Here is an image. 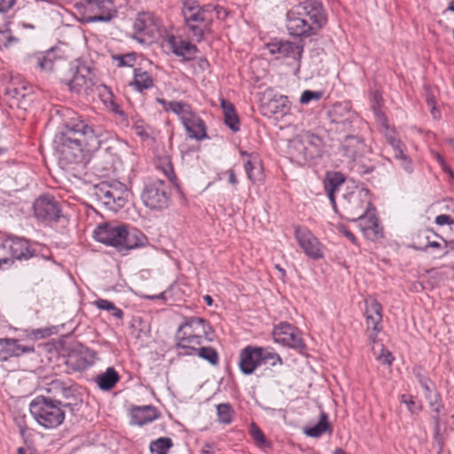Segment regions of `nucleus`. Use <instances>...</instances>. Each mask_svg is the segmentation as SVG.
Segmentation results:
<instances>
[{"label":"nucleus","mask_w":454,"mask_h":454,"mask_svg":"<svg viewBox=\"0 0 454 454\" xmlns=\"http://www.w3.org/2000/svg\"><path fill=\"white\" fill-rule=\"evenodd\" d=\"M66 132L56 135L54 143L61 168L86 167L91 160V152L84 146L98 143L94 129L81 120V116L69 109L62 111Z\"/></svg>","instance_id":"f257e3e1"},{"label":"nucleus","mask_w":454,"mask_h":454,"mask_svg":"<svg viewBox=\"0 0 454 454\" xmlns=\"http://www.w3.org/2000/svg\"><path fill=\"white\" fill-rule=\"evenodd\" d=\"M216 7L211 4L201 6L197 0H184L182 15L191 39L200 42L206 30L209 28Z\"/></svg>","instance_id":"f03ea898"},{"label":"nucleus","mask_w":454,"mask_h":454,"mask_svg":"<svg viewBox=\"0 0 454 454\" xmlns=\"http://www.w3.org/2000/svg\"><path fill=\"white\" fill-rule=\"evenodd\" d=\"M179 190L176 172H162L161 176L148 181L142 193L145 205L153 210H163L170 203V187Z\"/></svg>","instance_id":"7ed1b4c3"},{"label":"nucleus","mask_w":454,"mask_h":454,"mask_svg":"<svg viewBox=\"0 0 454 454\" xmlns=\"http://www.w3.org/2000/svg\"><path fill=\"white\" fill-rule=\"evenodd\" d=\"M71 403H62L60 399H52L39 395L29 405V411L36 422L45 428H56L65 419L63 408L70 407Z\"/></svg>","instance_id":"20e7f679"},{"label":"nucleus","mask_w":454,"mask_h":454,"mask_svg":"<svg viewBox=\"0 0 454 454\" xmlns=\"http://www.w3.org/2000/svg\"><path fill=\"white\" fill-rule=\"evenodd\" d=\"M39 252L23 238L12 237L0 239V269L11 267L16 260H28L38 256Z\"/></svg>","instance_id":"39448f33"},{"label":"nucleus","mask_w":454,"mask_h":454,"mask_svg":"<svg viewBox=\"0 0 454 454\" xmlns=\"http://www.w3.org/2000/svg\"><path fill=\"white\" fill-rule=\"evenodd\" d=\"M80 4L87 22H107L117 15L112 0H81Z\"/></svg>","instance_id":"423d86ee"},{"label":"nucleus","mask_w":454,"mask_h":454,"mask_svg":"<svg viewBox=\"0 0 454 454\" xmlns=\"http://www.w3.org/2000/svg\"><path fill=\"white\" fill-rule=\"evenodd\" d=\"M370 205V190L367 188H359L344 197V210L351 221H364L365 209Z\"/></svg>","instance_id":"0eeeda50"},{"label":"nucleus","mask_w":454,"mask_h":454,"mask_svg":"<svg viewBox=\"0 0 454 454\" xmlns=\"http://www.w3.org/2000/svg\"><path fill=\"white\" fill-rule=\"evenodd\" d=\"M291 10L293 15H299L307 20L317 30H320L326 24V15L320 2L306 0L294 5Z\"/></svg>","instance_id":"6e6552de"},{"label":"nucleus","mask_w":454,"mask_h":454,"mask_svg":"<svg viewBox=\"0 0 454 454\" xmlns=\"http://www.w3.org/2000/svg\"><path fill=\"white\" fill-rule=\"evenodd\" d=\"M160 27V20L153 13L139 12L133 24L135 37L140 43H146L159 34Z\"/></svg>","instance_id":"1a4fd4ad"},{"label":"nucleus","mask_w":454,"mask_h":454,"mask_svg":"<svg viewBox=\"0 0 454 454\" xmlns=\"http://www.w3.org/2000/svg\"><path fill=\"white\" fill-rule=\"evenodd\" d=\"M213 329L207 321L202 317H185L184 321L178 326L176 337H204L205 340H213Z\"/></svg>","instance_id":"9d476101"},{"label":"nucleus","mask_w":454,"mask_h":454,"mask_svg":"<svg viewBox=\"0 0 454 454\" xmlns=\"http://www.w3.org/2000/svg\"><path fill=\"white\" fill-rule=\"evenodd\" d=\"M33 209L35 217L43 222H58L61 214L59 203L50 194L38 197Z\"/></svg>","instance_id":"9b49d317"},{"label":"nucleus","mask_w":454,"mask_h":454,"mask_svg":"<svg viewBox=\"0 0 454 454\" xmlns=\"http://www.w3.org/2000/svg\"><path fill=\"white\" fill-rule=\"evenodd\" d=\"M272 335L275 342L295 349L305 348L300 330L287 322H281L276 325Z\"/></svg>","instance_id":"f8f14e48"},{"label":"nucleus","mask_w":454,"mask_h":454,"mask_svg":"<svg viewBox=\"0 0 454 454\" xmlns=\"http://www.w3.org/2000/svg\"><path fill=\"white\" fill-rule=\"evenodd\" d=\"M366 333L372 342H376L379 333L382 330V306L374 298L365 300Z\"/></svg>","instance_id":"ddd939ff"},{"label":"nucleus","mask_w":454,"mask_h":454,"mask_svg":"<svg viewBox=\"0 0 454 454\" xmlns=\"http://www.w3.org/2000/svg\"><path fill=\"white\" fill-rule=\"evenodd\" d=\"M124 229L125 224L104 223L95 229L93 234L98 242L113 247L119 252Z\"/></svg>","instance_id":"4468645a"},{"label":"nucleus","mask_w":454,"mask_h":454,"mask_svg":"<svg viewBox=\"0 0 454 454\" xmlns=\"http://www.w3.org/2000/svg\"><path fill=\"white\" fill-rule=\"evenodd\" d=\"M266 47L270 54L277 55V59H292L297 62L298 68L300 67L304 51L302 43L276 40L267 43Z\"/></svg>","instance_id":"2eb2a0df"},{"label":"nucleus","mask_w":454,"mask_h":454,"mask_svg":"<svg viewBox=\"0 0 454 454\" xmlns=\"http://www.w3.org/2000/svg\"><path fill=\"white\" fill-rule=\"evenodd\" d=\"M294 234L299 246L307 256L314 260L323 258L321 244L309 229L297 226Z\"/></svg>","instance_id":"dca6fc26"},{"label":"nucleus","mask_w":454,"mask_h":454,"mask_svg":"<svg viewBox=\"0 0 454 454\" xmlns=\"http://www.w3.org/2000/svg\"><path fill=\"white\" fill-rule=\"evenodd\" d=\"M73 74L67 80V85L71 91L75 93L86 92L94 85L93 74L90 69L85 65H80L74 68H70Z\"/></svg>","instance_id":"f3484780"},{"label":"nucleus","mask_w":454,"mask_h":454,"mask_svg":"<svg viewBox=\"0 0 454 454\" xmlns=\"http://www.w3.org/2000/svg\"><path fill=\"white\" fill-rule=\"evenodd\" d=\"M262 364V348L247 346L241 349L239 365L242 373L252 374Z\"/></svg>","instance_id":"a211bd4d"},{"label":"nucleus","mask_w":454,"mask_h":454,"mask_svg":"<svg viewBox=\"0 0 454 454\" xmlns=\"http://www.w3.org/2000/svg\"><path fill=\"white\" fill-rule=\"evenodd\" d=\"M37 67L44 72H54L67 64L66 59L59 53L57 48H51L45 52L39 53L35 57Z\"/></svg>","instance_id":"6ab92c4d"},{"label":"nucleus","mask_w":454,"mask_h":454,"mask_svg":"<svg viewBox=\"0 0 454 454\" xmlns=\"http://www.w3.org/2000/svg\"><path fill=\"white\" fill-rule=\"evenodd\" d=\"M34 345H23L17 339L0 338V361H6L12 356L33 353Z\"/></svg>","instance_id":"aec40b11"},{"label":"nucleus","mask_w":454,"mask_h":454,"mask_svg":"<svg viewBox=\"0 0 454 454\" xmlns=\"http://www.w3.org/2000/svg\"><path fill=\"white\" fill-rule=\"evenodd\" d=\"M127 191L126 185L119 182L111 184L103 183L97 188L96 195L105 205L112 207L116 201L122 200V194Z\"/></svg>","instance_id":"412c9836"},{"label":"nucleus","mask_w":454,"mask_h":454,"mask_svg":"<svg viewBox=\"0 0 454 454\" xmlns=\"http://www.w3.org/2000/svg\"><path fill=\"white\" fill-rule=\"evenodd\" d=\"M286 27L289 34L297 37H308L315 35L318 30L309 24L307 20L300 17L299 15H293V11L290 10L287 14Z\"/></svg>","instance_id":"4be33fe9"},{"label":"nucleus","mask_w":454,"mask_h":454,"mask_svg":"<svg viewBox=\"0 0 454 454\" xmlns=\"http://www.w3.org/2000/svg\"><path fill=\"white\" fill-rule=\"evenodd\" d=\"M190 138L202 140L207 137L205 122L192 110L182 120Z\"/></svg>","instance_id":"5701e85b"},{"label":"nucleus","mask_w":454,"mask_h":454,"mask_svg":"<svg viewBox=\"0 0 454 454\" xmlns=\"http://www.w3.org/2000/svg\"><path fill=\"white\" fill-rule=\"evenodd\" d=\"M345 182L346 176L342 172H325V176L323 179L324 190L327 194L334 211H337L335 194L340 191Z\"/></svg>","instance_id":"b1692460"},{"label":"nucleus","mask_w":454,"mask_h":454,"mask_svg":"<svg viewBox=\"0 0 454 454\" xmlns=\"http://www.w3.org/2000/svg\"><path fill=\"white\" fill-rule=\"evenodd\" d=\"M167 42L172 52L176 56L183 58L184 60L192 59L199 51L196 45L181 37L171 35Z\"/></svg>","instance_id":"393cba45"},{"label":"nucleus","mask_w":454,"mask_h":454,"mask_svg":"<svg viewBox=\"0 0 454 454\" xmlns=\"http://www.w3.org/2000/svg\"><path fill=\"white\" fill-rule=\"evenodd\" d=\"M123 240H121V245L120 247L119 252L129 251L131 249H137L139 247H145L148 245L147 237L137 229H129L127 225H125Z\"/></svg>","instance_id":"a878e982"},{"label":"nucleus","mask_w":454,"mask_h":454,"mask_svg":"<svg viewBox=\"0 0 454 454\" xmlns=\"http://www.w3.org/2000/svg\"><path fill=\"white\" fill-rule=\"evenodd\" d=\"M263 114L270 116L273 114L285 115L290 109V102L286 96H274L272 98L262 101L261 105Z\"/></svg>","instance_id":"bb28decb"},{"label":"nucleus","mask_w":454,"mask_h":454,"mask_svg":"<svg viewBox=\"0 0 454 454\" xmlns=\"http://www.w3.org/2000/svg\"><path fill=\"white\" fill-rule=\"evenodd\" d=\"M130 415L131 424L140 427L155 420L160 416L157 409L152 405L133 407Z\"/></svg>","instance_id":"cd10ccee"},{"label":"nucleus","mask_w":454,"mask_h":454,"mask_svg":"<svg viewBox=\"0 0 454 454\" xmlns=\"http://www.w3.org/2000/svg\"><path fill=\"white\" fill-rule=\"evenodd\" d=\"M330 117L333 122L341 125L343 129H348L355 121L356 114L348 105L335 104L330 112Z\"/></svg>","instance_id":"c85d7f7f"},{"label":"nucleus","mask_w":454,"mask_h":454,"mask_svg":"<svg viewBox=\"0 0 454 454\" xmlns=\"http://www.w3.org/2000/svg\"><path fill=\"white\" fill-rule=\"evenodd\" d=\"M204 337L193 336L188 337H176V347L177 349L184 350L178 354L181 356H192L195 355L200 347H201Z\"/></svg>","instance_id":"c756f323"},{"label":"nucleus","mask_w":454,"mask_h":454,"mask_svg":"<svg viewBox=\"0 0 454 454\" xmlns=\"http://www.w3.org/2000/svg\"><path fill=\"white\" fill-rule=\"evenodd\" d=\"M359 226L364 237L370 240H376L383 236L382 229L375 216L365 217L364 221H359Z\"/></svg>","instance_id":"7c9ffc66"},{"label":"nucleus","mask_w":454,"mask_h":454,"mask_svg":"<svg viewBox=\"0 0 454 454\" xmlns=\"http://www.w3.org/2000/svg\"><path fill=\"white\" fill-rule=\"evenodd\" d=\"M153 79L148 72L143 70L141 67L134 69V79L130 82V86L136 90L142 92L145 90L153 88Z\"/></svg>","instance_id":"2f4dec72"},{"label":"nucleus","mask_w":454,"mask_h":454,"mask_svg":"<svg viewBox=\"0 0 454 454\" xmlns=\"http://www.w3.org/2000/svg\"><path fill=\"white\" fill-rule=\"evenodd\" d=\"M221 106L223 108L225 124L234 132L239 130V120L235 112L234 105L222 98Z\"/></svg>","instance_id":"473e14b6"},{"label":"nucleus","mask_w":454,"mask_h":454,"mask_svg":"<svg viewBox=\"0 0 454 454\" xmlns=\"http://www.w3.org/2000/svg\"><path fill=\"white\" fill-rule=\"evenodd\" d=\"M422 387L425 389V396L428 400L429 406L432 409L431 415L440 416L441 411L443 410V404L441 401V396L438 393H432L429 386L428 380L427 378H421L419 380Z\"/></svg>","instance_id":"72a5a7b5"},{"label":"nucleus","mask_w":454,"mask_h":454,"mask_svg":"<svg viewBox=\"0 0 454 454\" xmlns=\"http://www.w3.org/2000/svg\"><path fill=\"white\" fill-rule=\"evenodd\" d=\"M383 128H384V135L386 137L387 141L388 144L392 146L395 152V157L398 160H406V156L403 153V145L401 142V140L396 137L395 136V130L394 129H391L386 121L383 122Z\"/></svg>","instance_id":"f704fd0d"},{"label":"nucleus","mask_w":454,"mask_h":454,"mask_svg":"<svg viewBox=\"0 0 454 454\" xmlns=\"http://www.w3.org/2000/svg\"><path fill=\"white\" fill-rule=\"evenodd\" d=\"M119 375L113 367H108L104 373L98 374L96 378L98 386L102 390H111L119 381Z\"/></svg>","instance_id":"c9c22d12"},{"label":"nucleus","mask_w":454,"mask_h":454,"mask_svg":"<svg viewBox=\"0 0 454 454\" xmlns=\"http://www.w3.org/2000/svg\"><path fill=\"white\" fill-rule=\"evenodd\" d=\"M332 427L328 421V415L325 412H321L319 421L317 425L305 427L304 434L309 437H319L325 432L332 433Z\"/></svg>","instance_id":"e433bc0d"},{"label":"nucleus","mask_w":454,"mask_h":454,"mask_svg":"<svg viewBox=\"0 0 454 454\" xmlns=\"http://www.w3.org/2000/svg\"><path fill=\"white\" fill-rule=\"evenodd\" d=\"M157 101L163 106L165 111H172L176 114L181 121L192 111L191 106L184 102L167 101L163 98H157Z\"/></svg>","instance_id":"4c0bfd02"},{"label":"nucleus","mask_w":454,"mask_h":454,"mask_svg":"<svg viewBox=\"0 0 454 454\" xmlns=\"http://www.w3.org/2000/svg\"><path fill=\"white\" fill-rule=\"evenodd\" d=\"M240 153L245 170L262 169V160L258 153L246 152Z\"/></svg>","instance_id":"58836bf2"},{"label":"nucleus","mask_w":454,"mask_h":454,"mask_svg":"<svg viewBox=\"0 0 454 454\" xmlns=\"http://www.w3.org/2000/svg\"><path fill=\"white\" fill-rule=\"evenodd\" d=\"M218 421L223 424H231L233 416L234 410L231 405L228 403H223L216 405Z\"/></svg>","instance_id":"ea45409f"},{"label":"nucleus","mask_w":454,"mask_h":454,"mask_svg":"<svg viewBox=\"0 0 454 454\" xmlns=\"http://www.w3.org/2000/svg\"><path fill=\"white\" fill-rule=\"evenodd\" d=\"M173 446L172 440L168 437H160L153 441L150 444L152 454H167L168 450Z\"/></svg>","instance_id":"a19ab883"},{"label":"nucleus","mask_w":454,"mask_h":454,"mask_svg":"<svg viewBox=\"0 0 454 454\" xmlns=\"http://www.w3.org/2000/svg\"><path fill=\"white\" fill-rule=\"evenodd\" d=\"M31 92V87L26 83H22L20 86H15L12 82L7 88V94L18 101L24 99Z\"/></svg>","instance_id":"79ce46f5"},{"label":"nucleus","mask_w":454,"mask_h":454,"mask_svg":"<svg viewBox=\"0 0 454 454\" xmlns=\"http://www.w3.org/2000/svg\"><path fill=\"white\" fill-rule=\"evenodd\" d=\"M431 419L434 424V444L436 445L438 454H440L442 451L444 445V439L441 433V418L437 415H431Z\"/></svg>","instance_id":"37998d69"},{"label":"nucleus","mask_w":454,"mask_h":454,"mask_svg":"<svg viewBox=\"0 0 454 454\" xmlns=\"http://www.w3.org/2000/svg\"><path fill=\"white\" fill-rule=\"evenodd\" d=\"M93 303L99 309L110 311L115 318L121 319L123 317L122 310L116 308L114 303L108 300L98 299Z\"/></svg>","instance_id":"c03bdc74"},{"label":"nucleus","mask_w":454,"mask_h":454,"mask_svg":"<svg viewBox=\"0 0 454 454\" xmlns=\"http://www.w3.org/2000/svg\"><path fill=\"white\" fill-rule=\"evenodd\" d=\"M200 358L207 361L212 365H216L219 363V356L217 351L212 347H200L195 354Z\"/></svg>","instance_id":"a18cd8bd"},{"label":"nucleus","mask_w":454,"mask_h":454,"mask_svg":"<svg viewBox=\"0 0 454 454\" xmlns=\"http://www.w3.org/2000/svg\"><path fill=\"white\" fill-rule=\"evenodd\" d=\"M112 59L116 61V66L118 67H133L136 63L137 58L136 54L133 52L127 53V54H119V55H113Z\"/></svg>","instance_id":"49530a36"},{"label":"nucleus","mask_w":454,"mask_h":454,"mask_svg":"<svg viewBox=\"0 0 454 454\" xmlns=\"http://www.w3.org/2000/svg\"><path fill=\"white\" fill-rule=\"evenodd\" d=\"M401 402L407 406L412 414H419L423 409L422 403L419 401H417L414 396L410 395H402Z\"/></svg>","instance_id":"de8ad7c7"},{"label":"nucleus","mask_w":454,"mask_h":454,"mask_svg":"<svg viewBox=\"0 0 454 454\" xmlns=\"http://www.w3.org/2000/svg\"><path fill=\"white\" fill-rule=\"evenodd\" d=\"M267 363H270L271 366H275L278 364H282L283 361L278 354L262 348V364Z\"/></svg>","instance_id":"09e8293b"},{"label":"nucleus","mask_w":454,"mask_h":454,"mask_svg":"<svg viewBox=\"0 0 454 454\" xmlns=\"http://www.w3.org/2000/svg\"><path fill=\"white\" fill-rule=\"evenodd\" d=\"M66 383L67 381H64L59 379L52 380L47 384L46 390L48 393L52 394L54 395L53 399H56V397L59 396L61 391H63Z\"/></svg>","instance_id":"8fccbe9b"},{"label":"nucleus","mask_w":454,"mask_h":454,"mask_svg":"<svg viewBox=\"0 0 454 454\" xmlns=\"http://www.w3.org/2000/svg\"><path fill=\"white\" fill-rule=\"evenodd\" d=\"M249 433L258 446L262 447L266 444L267 441L263 432L254 423L250 425Z\"/></svg>","instance_id":"3c124183"},{"label":"nucleus","mask_w":454,"mask_h":454,"mask_svg":"<svg viewBox=\"0 0 454 454\" xmlns=\"http://www.w3.org/2000/svg\"><path fill=\"white\" fill-rule=\"evenodd\" d=\"M322 97V91L305 90L301 96L300 102L301 104H308L312 100L318 101Z\"/></svg>","instance_id":"603ef678"},{"label":"nucleus","mask_w":454,"mask_h":454,"mask_svg":"<svg viewBox=\"0 0 454 454\" xmlns=\"http://www.w3.org/2000/svg\"><path fill=\"white\" fill-rule=\"evenodd\" d=\"M427 242L423 245L422 243H415L414 247L418 250L426 251L428 247L439 248L441 247L440 243L437 241H431L430 236L426 234L423 236Z\"/></svg>","instance_id":"864d4df0"},{"label":"nucleus","mask_w":454,"mask_h":454,"mask_svg":"<svg viewBox=\"0 0 454 454\" xmlns=\"http://www.w3.org/2000/svg\"><path fill=\"white\" fill-rule=\"evenodd\" d=\"M70 360L75 361V369L79 370V371L85 370L91 364V362H89L85 357H83L80 355L71 356Z\"/></svg>","instance_id":"5fc2aeb1"},{"label":"nucleus","mask_w":454,"mask_h":454,"mask_svg":"<svg viewBox=\"0 0 454 454\" xmlns=\"http://www.w3.org/2000/svg\"><path fill=\"white\" fill-rule=\"evenodd\" d=\"M74 392L75 388L74 387V385L72 384L71 380L67 381L63 391H61V394L59 395V398H63L66 400H71L74 398Z\"/></svg>","instance_id":"6e6d98bb"},{"label":"nucleus","mask_w":454,"mask_h":454,"mask_svg":"<svg viewBox=\"0 0 454 454\" xmlns=\"http://www.w3.org/2000/svg\"><path fill=\"white\" fill-rule=\"evenodd\" d=\"M427 102L428 106L430 107V112H431V114L434 117V119H435V120L440 119L441 114L435 106V102L433 98V96H431L429 94L427 95Z\"/></svg>","instance_id":"4d7b16f0"},{"label":"nucleus","mask_w":454,"mask_h":454,"mask_svg":"<svg viewBox=\"0 0 454 454\" xmlns=\"http://www.w3.org/2000/svg\"><path fill=\"white\" fill-rule=\"evenodd\" d=\"M434 223L437 225H454V218L449 215H439L435 217Z\"/></svg>","instance_id":"13d9d810"},{"label":"nucleus","mask_w":454,"mask_h":454,"mask_svg":"<svg viewBox=\"0 0 454 454\" xmlns=\"http://www.w3.org/2000/svg\"><path fill=\"white\" fill-rule=\"evenodd\" d=\"M51 334V332L49 328H43V329L33 330L30 336H32V338L35 340H38V339H43V338L49 337Z\"/></svg>","instance_id":"bf43d9fd"},{"label":"nucleus","mask_w":454,"mask_h":454,"mask_svg":"<svg viewBox=\"0 0 454 454\" xmlns=\"http://www.w3.org/2000/svg\"><path fill=\"white\" fill-rule=\"evenodd\" d=\"M16 41L17 39L8 33L0 34V44L4 47H9L12 43Z\"/></svg>","instance_id":"052dcab7"},{"label":"nucleus","mask_w":454,"mask_h":454,"mask_svg":"<svg viewBox=\"0 0 454 454\" xmlns=\"http://www.w3.org/2000/svg\"><path fill=\"white\" fill-rule=\"evenodd\" d=\"M382 364L391 365L394 360V356L389 351L383 350L382 354L378 358Z\"/></svg>","instance_id":"680f3d73"},{"label":"nucleus","mask_w":454,"mask_h":454,"mask_svg":"<svg viewBox=\"0 0 454 454\" xmlns=\"http://www.w3.org/2000/svg\"><path fill=\"white\" fill-rule=\"evenodd\" d=\"M16 0H0V12H6L13 7Z\"/></svg>","instance_id":"e2e57ef3"},{"label":"nucleus","mask_w":454,"mask_h":454,"mask_svg":"<svg viewBox=\"0 0 454 454\" xmlns=\"http://www.w3.org/2000/svg\"><path fill=\"white\" fill-rule=\"evenodd\" d=\"M264 172H246V176L252 182L255 183L256 181H262L264 178Z\"/></svg>","instance_id":"0e129e2a"},{"label":"nucleus","mask_w":454,"mask_h":454,"mask_svg":"<svg viewBox=\"0 0 454 454\" xmlns=\"http://www.w3.org/2000/svg\"><path fill=\"white\" fill-rule=\"evenodd\" d=\"M341 231L352 243H356V238L349 230L345 227H341Z\"/></svg>","instance_id":"69168bd1"},{"label":"nucleus","mask_w":454,"mask_h":454,"mask_svg":"<svg viewBox=\"0 0 454 454\" xmlns=\"http://www.w3.org/2000/svg\"><path fill=\"white\" fill-rule=\"evenodd\" d=\"M222 174L228 175L229 183L231 184L232 185H235L238 184V180H237L235 172H222Z\"/></svg>","instance_id":"338daca9"},{"label":"nucleus","mask_w":454,"mask_h":454,"mask_svg":"<svg viewBox=\"0 0 454 454\" xmlns=\"http://www.w3.org/2000/svg\"><path fill=\"white\" fill-rule=\"evenodd\" d=\"M18 454H34L30 449L20 447L18 449Z\"/></svg>","instance_id":"774afa93"}]
</instances>
